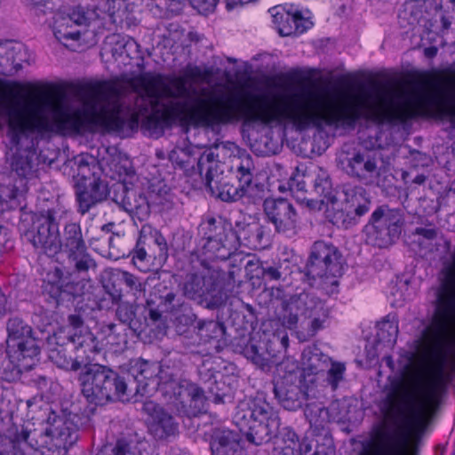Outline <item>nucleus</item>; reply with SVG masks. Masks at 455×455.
Segmentation results:
<instances>
[{
    "label": "nucleus",
    "instance_id": "nucleus-12",
    "mask_svg": "<svg viewBox=\"0 0 455 455\" xmlns=\"http://www.w3.org/2000/svg\"><path fill=\"white\" fill-rule=\"evenodd\" d=\"M66 254L69 263L77 273H86L90 268L96 267V262L88 252L79 222L68 221L59 232L57 253Z\"/></svg>",
    "mask_w": 455,
    "mask_h": 455
},
{
    "label": "nucleus",
    "instance_id": "nucleus-22",
    "mask_svg": "<svg viewBox=\"0 0 455 455\" xmlns=\"http://www.w3.org/2000/svg\"><path fill=\"white\" fill-rule=\"evenodd\" d=\"M109 193L108 184L100 177L84 178L75 188L77 212L85 215L92 208L104 202Z\"/></svg>",
    "mask_w": 455,
    "mask_h": 455
},
{
    "label": "nucleus",
    "instance_id": "nucleus-21",
    "mask_svg": "<svg viewBox=\"0 0 455 455\" xmlns=\"http://www.w3.org/2000/svg\"><path fill=\"white\" fill-rule=\"evenodd\" d=\"M24 237L35 249L47 256L53 257L57 254L59 228L56 225L50 223L44 217L39 214L35 215L30 228L24 233Z\"/></svg>",
    "mask_w": 455,
    "mask_h": 455
},
{
    "label": "nucleus",
    "instance_id": "nucleus-43",
    "mask_svg": "<svg viewBox=\"0 0 455 455\" xmlns=\"http://www.w3.org/2000/svg\"><path fill=\"white\" fill-rule=\"evenodd\" d=\"M314 187L311 189L312 194H315L320 201L323 203L325 200L330 203L336 201L333 193L331 180L326 171L319 169L315 178L313 180Z\"/></svg>",
    "mask_w": 455,
    "mask_h": 455
},
{
    "label": "nucleus",
    "instance_id": "nucleus-13",
    "mask_svg": "<svg viewBox=\"0 0 455 455\" xmlns=\"http://www.w3.org/2000/svg\"><path fill=\"white\" fill-rule=\"evenodd\" d=\"M169 248L165 237L151 225H142L132 251V262L142 272L149 270L148 263L156 260L159 265L166 262Z\"/></svg>",
    "mask_w": 455,
    "mask_h": 455
},
{
    "label": "nucleus",
    "instance_id": "nucleus-25",
    "mask_svg": "<svg viewBox=\"0 0 455 455\" xmlns=\"http://www.w3.org/2000/svg\"><path fill=\"white\" fill-rule=\"evenodd\" d=\"M344 169L350 177L371 184L378 174L376 153L366 149L355 150L347 154Z\"/></svg>",
    "mask_w": 455,
    "mask_h": 455
},
{
    "label": "nucleus",
    "instance_id": "nucleus-31",
    "mask_svg": "<svg viewBox=\"0 0 455 455\" xmlns=\"http://www.w3.org/2000/svg\"><path fill=\"white\" fill-rule=\"evenodd\" d=\"M408 439L397 432L379 430L374 443L375 455H404Z\"/></svg>",
    "mask_w": 455,
    "mask_h": 455
},
{
    "label": "nucleus",
    "instance_id": "nucleus-32",
    "mask_svg": "<svg viewBox=\"0 0 455 455\" xmlns=\"http://www.w3.org/2000/svg\"><path fill=\"white\" fill-rule=\"evenodd\" d=\"M331 359L316 345L306 347L301 355L304 379L324 373L331 364Z\"/></svg>",
    "mask_w": 455,
    "mask_h": 455
},
{
    "label": "nucleus",
    "instance_id": "nucleus-38",
    "mask_svg": "<svg viewBox=\"0 0 455 455\" xmlns=\"http://www.w3.org/2000/svg\"><path fill=\"white\" fill-rule=\"evenodd\" d=\"M199 375L201 380L205 384L208 392L212 395V401L215 403H223L228 394L225 383L218 379V376H223L212 369H205L204 365L199 369Z\"/></svg>",
    "mask_w": 455,
    "mask_h": 455
},
{
    "label": "nucleus",
    "instance_id": "nucleus-36",
    "mask_svg": "<svg viewBox=\"0 0 455 455\" xmlns=\"http://www.w3.org/2000/svg\"><path fill=\"white\" fill-rule=\"evenodd\" d=\"M148 195L151 204L158 212L168 211L173 206V193L164 180L151 183L148 187Z\"/></svg>",
    "mask_w": 455,
    "mask_h": 455
},
{
    "label": "nucleus",
    "instance_id": "nucleus-10",
    "mask_svg": "<svg viewBox=\"0 0 455 455\" xmlns=\"http://www.w3.org/2000/svg\"><path fill=\"white\" fill-rule=\"evenodd\" d=\"M8 354L21 370H30L40 354L37 339L32 327L20 317H12L7 322Z\"/></svg>",
    "mask_w": 455,
    "mask_h": 455
},
{
    "label": "nucleus",
    "instance_id": "nucleus-50",
    "mask_svg": "<svg viewBox=\"0 0 455 455\" xmlns=\"http://www.w3.org/2000/svg\"><path fill=\"white\" fill-rule=\"evenodd\" d=\"M108 44L110 45V52L115 59L122 57L124 54L128 55L127 48L134 43L121 35H112L108 37Z\"/></svg>",
    "mask_w": 455,
    "mask_h": 455
},
{
    "label": "nucleus",
    "instance_id": "nucleus-61",
    "mask_svg": "<svg viewBox=\"0 0 455 455\" xmlns=\"http://www.w3.org/2000/svg\"><path fill=\"white\" fill-rule=\"evenodd\" d=\"M7 298L0 288V319L3 318L7 312Z\"/></svg>",
    "mask_w": 455,
    "mask_h": 455
},
{
    "label": "nucleus",
    "instance_id": "nucleus-24",
    "mask_svg": "<svg viewBox=\"0 0 455 455\" xmlns=\"http://www.w3.org/2000/svg\"><path fill=\"white\" fill-rule=\"evenodd\" d=\"M301 380L289 374L273 383V392L279 404L287 411H297L307 399V392L300 386Z\"/></svg>",
    "mask_w": 455,
    "mask_h": 455
},
{
    "label": "nucleus",
    "instance_id": "nucleus-34",
    "mask_svg": "<svg viewBox=\"0 0 455 455\" xmlns=\"http://www.w3.org/2000/svg\"><path fill=\"white\" fill-rule=\"evenodd\" d=\"M199 157L194 156L189 150L176 148L169 154V161L175 170L180 171L185 176H199L198 161Z\"/></svg>",
    "mask_w": 455,
    "mask_h": 455
},
{
    "label": "nucleus",
    "instance_id": "nucleus-8",
    "mask_svg": "<svg viewBox=\"0 0 455 455\" xmlns=\"http://www.w3.org/2000/svg\"><path fill=\"white\" fill-rule=\"evenodd\" d=\"M270 296L282 301L283 323L290 330L297 327L299 317L302 315L311 319L310 330L316 332L324 327L330 316L326 304L310 292L302 291L287 299L283 289L272 288Z\"/></svg>",
    "mask_w": 455,
    "mask_h": 455
},
{
    "label": "nucleus",
    "instance_id": "nucleus-23",
    "mask_svg": "<svg viewBox=\"0 0 455 455\" xmlns=\"http://www.w3.org/2000/svg\"><path fill=\"white\" fill-rule=\"evenodd\" d=\"M113 200L133 219L140 222L147 220L150 216L151 209H155L148 195L137 193L132 188H127L125 184H119L117 188H114Z\"/></svg>",
    "mask_w": 455,
    "mask_h": 455
},
{
    "label": "nucleus",
    "instance_id": "nucleus-35",
    "mask_svg": "<svg viewBox=\"0 0 455 455\" xmlns=\"http://www.w3.org/2000/svg\"><path fill=\"white\" fill-rule=\"evenodd\" d=\"M35 159L36 154L31 150L18 151L12 156L11 162L12 172L19 177V180L15 181L20 184L22 180L26 184V179L29 178L36 171Z\"/></svg>",
    "mask_w": 455,
    "mask_h": 455
},
{
    "label": "nucleus",
    "instance_id": "nucleus-39",
    "mask_svg": "<svg viewBox=\"0 0 455 455\" xmlns=\"http://www.w3.org/2000/svg\"><path fill=\"white\" fill-rule=\"evenodd\" d=\"M309 23L300 12H285L280 15L279 34L282 36L300 35L309 28Z\"/></svg>",
    "mask_w": 455,
    "mask_h": 455
},
{
    "label": "nucleus",
    "instance_id": "nucleus-48",
    "mask_svg": "<svg viewBox=\"0 0 455 455\" xmlns=\"http://www.w3.org/2000/svg\"><path fill=\"white\" fill-rule=\"evenodd\" d=\"M109 333L107 336V343L115 350L118 352L124 350L128 344L129 329L124 325H117L115 323L108 325Z\"/></svg>",
    "mask_w": 455,
    "mask_h": 455
},
{
    "label": "nucleus",
    "instance_id": "nucleus-54",
    "mask_svg": "<svg viewBox=\"0 0 455 455\" xmlns=\"http://www.w3.org/2000/svg\"><path fill=\"white\" fill-rule=\"evenodd\" d=\"M68 327L66 330H61L59 332H79L84 328H88L84 325L83 317L77 314L69 315L68 317Z\"/></svg>",
    "mask_w": 455,
    "mask_h": 455
},
{
    "label": "nucleus",
    "instance_id": "nucleus-5",
    "mask_svg": "<svg viewBox=\"0 0 455 455\" xmlns=\"http://www.w3.org/2000/svg\"><path fill=\"white\" fill-rule=\"evenodd\" d=\"M445 363L446 356L443 355L439 369L419 398L414 392L408 390L402 379H394L384 401L385 415L391 419H396L399 416H403L406 411L410 422L419 423L423 420L427 410L437 409L447 387L448 379L444 372Z\"/></svg>",
    "mask_w": 455,
    "mask_h": 455
},
{
    "label": "nucleus",
    "instance_id": "nucleus-44",
    "mask_svg": "<svg viewBox=\"0 0 455 455\" xmlns=\"http://www.w3.org/2000/svg\"><path fill=\"white\" fill-rule=\"evenodd\" d=\"M102 285L114 303H117L122 299L124 291L119 278V268L105 270L102 275Z\"/></svg>",
    "mask_w": 455,
    "mask_h": 455
},
{
    "label": "nucleus",
    "instance_id": "nucleus-16",
    "mask_svg": "<svg viewBox=\"0 0 455 455\" xmlns=\"http://www.w3.org/2000/svg\"><path fill=\"white\" fill-rule=\"evenodd\" d=\"M366 241L373 246L385 248L392 244L401 234L399 218L384 206L378 207L364 227Z\"/></svg>",
    "mask_w": 455,
    "mask_h": 455
},
{
    "label": "nucleus",
    "instance_id": "nucleus-46",
    "mask_svg": "<svg viewBox=\"0 0 455 455\" xmlns=\"http://www.w3.org/2000/svg\"><path fill=\"white\" fill-rule=\"evenodd\" d=\"M197 334L203 342L220 339L225 333L224 324L214 320L199 321L197 323Z\"/></svg>",
    "mask_w": 455,
    "mask_h": 455
},
{
    "label": "nucleus",
    "instance_id": "nucleus-27",
    "mask_svg": "<svg viewBox=\"0 0 455 455\" xmlns=\"http://www.w3.org/2000/svg\"><path fill=\"white\" fill-rule=\"evenodd\" d=\"M69 340V347L75 350V355L81 360L82 365L92 364L96 355L101 350L98 338L89 328H84L79 332H66Z\"/></svg>",
    "mask_w": 455,
    "mask_h": 455
},
{
    "label": "nucleus",
    "instance_id": "nucleus-20",
    "mask_svg": "<svg viewBox=\"0 0 455 455\" xmlns=\"http://www.w3.org/2000/svg\"><path fill=\"white\" fill-rule=\"evenodd\" d=\"M264 212L268 222L275 226L277 233L292 236L298 232V213L293 204L287 199H266Z\"/></svg>",
    "mask_w": 455,
    "mask_h": 455
},
{
    "label": "nucleus",
    "instance_id": "nucleus-11",
    "mask_svg": "<svg viewBox=\"0 0 455 455\" xmlns=\"http://www.w3.org/2000/svg\"><path fill=\"white\" fill-rule=\"evenodd\" d=\"M303 273L307 280L324 279L338 284L337 277L343 274L342 253L332 243L323 240L313 243Z\"/></svg>",
    "mask_w": 455,
    "mask_h": 455
},
{
    "label": "nucleus",
    "instance_id": "nucleus-59",
    "mask_svg": "<svg viewBox=\"0 0 455 455\" xmlns=\"http://www.w3.org/2000/svg\"><path fill=\"white\" fill-rule=\"evenodd\" d=\"M313 455H335V449L332 445H319Z\"/></svg>",
    "mask_w": 455,
    "mask_h": 455
},
{
    "label": "nucleus",
    "instance_id": "nucleus-6",
    "mask_svg": "<svg viewBox=\"0 0 455 455\" xmlns=\"http://www.w3.org/2000/svg\"><path fill=\"white\" fill-rule=\"evenodd\" d=\"M219 165L218 155L208 149L201 154L198 161L199 178L204 180L206 191L225 203L237 202L246 196L252 185L254 164L250 155L239 158L235 168V181L228 177L215 178Z\"/></svg>",
    "mask_w": 455,
    "mask_h": 455
},
{
    "label": "nucleus",
    "instance_id": "nucleus-3",
    "mask_svg": "<svg viewBox=\"0 0 455 455\" xmlns=\"http://www.w3.org/2000/svg\"><path fill=\"white\" fill-rule=\"evenodd\" d=\"M129 374L133 378L136 393L146 395L157 391L167 403L188 417L200 411L204 399L203 389L182 379L175 369L139 358L130 362Z\"/></svg>",
    "mask_w": 455,
    "mask_h": 455
},
{
    "label": "nucleus",
    "instance_id": "nucleus-15",
    "mask_svg": "<svg viewBox=\"0 0 455 455\" xmlns=\"http://www.w3.org/2000/svg\"><path fill=\"white\" fill-rule=\"evenodd\" d=\"M148 318L153 322H160L163 315L177 316L188 308L184 297L180 291L169 286L164 281L156 283L147 299Z\"/></svg>",
    "mask_w": 455,
    "mask_h": 455
},
{
    "label": "nucleus",
    "instance_id": "nucleus-37",
    "mask_svg": "<svg viewBox=\"0 0 455 455\" xmlns=\"http://www.w3.org/2000/svg\"><path fill=\"white\" fill-rule=\"evenodd\" d=\"M27 190L28 188H25L22 180L20 184L17 181L0 184V212L15 209L19 205L18 198L23 196Z\"/></svg>",
    "mask_w": 455,
    "mask_h": 455
},
{
    "label": "nucleus",
    "instance_id": "nucleus-57",
    "mask_svg": "<svg viewBox=\"0 0 455 455\" xmlns=\"http://www.w3.org/2000/svg\"><path fill=\"white\" fill-rule=\"evenodd\" d=\"M414 235L422 236L423 238L432 241L435 240L437 236V230L435 228H416L414 232Z\"/></svg>",
    "mask_w": 455,
    "mask_h": 455
},
{
    "label": "nucleus",
    "instance_id": "nucleus-9",
    "mask_svg": "<svg viewBox=\"0 0 455 455\" xmlns=\"http://www.w3.org/2000/svg\"><path fill=\"white\" fill-rule=\"evenodd\" d=\"M202 254L208 260H227L235 251V234L232 224L221 216H206L198 227Z\"/></svg>",
    "mask_w": 455,
    "mask_h": 455
},
{
    "label": "nucleus",
    "instance_id": "nucleus-64",
    "mask_svg": "<svg viewBox=\"0 0 455 455\" xmlns=\"http://www.w3.org/2000/svg\"><path fill=\"white\" fill-rule=\"evenodd\" d=\"M424 54L427 58L432 59L437 54V48L435 46L427 47L424 50Z\"/></svg>",
    "mask_w": 455,
    "mask_h": 455
},
{
    "label": "nucleus",
    "instance_id": "nucleus-1",
    "mask_svg": "<svg viewBox=\"0 0 455 455\" xmlns=\"http://www.w3.org/2000/svg\"><path fill=\"white\" fill-rule=\"evenodd\" d=\"M138 92L132 105L117 99L119 89L109 82H101L89 87L90 93L104 100L99 108H91L92 122L108 133L129 137L139 129L156 132L175 123L181 125L213 128L221 124L243 120L251 124L269 125L289 123L296 131L315 129L319 132L331 128V98L308 88H300L280 97L276 103L268 92H243L244 102L236 93L209 92V98L186 100L162 99L171 95L167 82L162 74L141 73L132 80Z\"/></svg>",
    "mask_w": 455,
    "mask_h": 455
},
{
    "label": "nucleus",
    "instance_id": "nucleus-55",
    "mask_svg": "<svg viewBox=\"0 0 455 455\" xmlns=\"http://www.w3.org/2000/svg\"><path fill=\"white\" fill-rule=\"evenodd\" d=\"M111 451V455H134L131 451V443L124 438L118 439L116 442V444L112 448Z\"/></svg>",
    "mask_w": 455,
    "mask_h": 455
},
{
    "label": "nucleus",
    "instance_id": "nucleus-63",
    "mask_svg": "<svg viewBox=\"0 0 455 455\" xmlns=\"http://www.w3.org/2000/svg\"><path fill=\"white\" fill-rule=\"evenodd\" d=\"M269 12L272 14L273 21L277 26V29L279 30V24H280V15L284 14L283 12H279L276 10V7L271 8Z\"/></svg>",
    "mask_w": 455,
    "mask_h": 455
},
{
    "label": "nucleus",
    "instance_id": "nucleus-51",
    "mask_svg": "<svg viewBox=\"0 0 455 455\" xmlns=\"http://www.w3.org/2000/svg\"><path fill=\"white\" fill-rule=\"evenodd\" d=\"M346 366L343 363L333 362L331 359V364L326 372V380L332 389H336L339 382L344 379Z\"/></svg>",
    "mask_w": 455,
    "mask_h": 455
},
{
    "label": "nucleus",
    "instance_id": "nucleus-33",
    "mask_svg": "<svg viewBox=\"0 0 455 455\" xmlns=\"http://www.w3.org/2000/svg\"><path fill=\"white\" fill-rule=\"evenodd\" d=\"M307 181L312 182L313 179L301 172L299 167H296L286 184L280 185L277 190L280 192L289 191L298 202L307 204L313 201L314 198H309L307 195H311V190L307 188Z\"/></svg>",
    "mask_w": 455,
    "mask_h": 455
},
{
    "label": "nucleus",
    "instance_id": "nucleus-47",
    "mask_svg": "<svg viewBox=\"0 0 455 455\" xmlns=\"http://www.w3.org/2000/svg\"><path fill=\"white\" fill-rule=\"evenodd\" d=\"M116 304L117 307L116 309V315L122 323L121 325L127 327L130 331H135V325L137 323L135 321L137 306L135 304L121 300Z\"/></svg>",
    "mask_w": 455,
    "mask_h": 455
},
{
    "label": "nucleus",
    "instance_id": "nucleus-60",
    "mask_svg": "<svg viewBox=\"0 0 455 455\" xmlns=\"http://www.w3.org/2000/svg\"><path fill=\"white\" fill-rule=\"evenodd\" d=\"M252 0H225L226 9L228 11L233 10L238 5H243L251 3Z\"/></svg>",
    "mask_w": 455,
    "mask_h": 455
},
{
    "label": "nucleus",
    "instance_id": "nucleus-14",
    "mask_svg": "<svg viewBox=\"0 0 455 455\" xmlns=\"http://www.w3.org/2000/svg\"><path fill=\"white\" fill-rule=\"evenodd\" d=\"M82 293L79 282L72 280L70 274H65L60 267H56L46 275L42 284V296L50 307L68 306Z\"/></svg>",
    "mask_w": 455,
    "mask_h": 455
},
{
    "label": "nucleus",
    "instance_id": "nucleus-4",
    "mask_svg": "<svg viewBox=\"0 0 455 455\" xmlns=\"http://www.w3.org/2000/svg\"><path fill=\"white\" fill-rule=\"evenodd\" d=\"M44 429H30L22 425L11 434L9 440L0 433V455H26L24 448L66 455L78 439V428L64 413L47 408Z\"/></svg>",
    "mask_w": 455,
    "mask_h": 455
},
{
    "label": "nucleus",
    "instance_id": "nucleus-49",
    "mask_svg": "<svg viewBox=\"0 0 455 455\" xmlns=\"http://www.w3.org/2000/svg\"><path fill=\"white\" fill-rule=\"evenodd\" d=\"M119 278L121 281L122 289L124 293H133L142 291L144 285L140 279L135 275L119 268Z\"/></svg>",
    "mask_w": 455,
    "mask_h": 455
},
{
    "label": "nucleus",
    "instance_id": "nucleus-2",
    "mask_svg": "<svg viewBox=\"0 0 455 455\" xmlns=\"http://www.w3.org/2000/svg\"><path fill=\"white\" fill-rule=\"evenodd\" d=\"M233 420L251 443L261 445L275 437L276 446L272 455H306L311 450L310 444L299 442L291 427L280 429L278 411L267 401L264 392H257L254 396L240 402Z\"/></svg>",
    "mask_w": 455,
    "mask_h": 455
},
{
    "label": "nucleus",
    "instance_id": "nucleus-7",
    "mask_svg": "<svg viewBox=\"0 0 455 455\" xmlns=\"http://www.w3.org/2000/svg\"><path fill=\"white\" fill-rule=\"evenodd\" d=\"M78 381L86 401L96 406L128 396V389H132L129 387L131 384L127 383L124 377L100 363L84 366L79 373Z\"/></svg>",
    "mask_w": 455,
    "mask_h": 455
},
{
    "label": "nucleus",
    "instance_id": "nucleus-62",
    "mask_svg": "<svg viewBox=\"0 0 455 455\" xmlns=\"http://www.w3.org/2000/svg\"><path fill=\"white\" fill-rule=\"evenodd\" d=\"M76 163L77 164V166H78V175L81 174V172H83L84 169H85L89 166L86 156H82V155L78 156L76 158Z\"/></svg>",
    "mask_w": 455,
    "mask_h": 455
},
{
    "label": "nucleus",
    "instance_id": "nucleus-28",
    "mask_svg": "<svg viewBox=\"0 0 455 455\" xmlns=\"http://www.w3.org/2000/svg\"><path fill=\"white\" fill-rule=\"evenodd\" d=\"M210 447L212 455H245L240 434L225 427L212 429Z\"/></svg>",
    "mask_w": 455,
    "mask_h": 455
},
{
    "label": "nucleus",
    "instance_id": "nucleus-58",
    "mask_svg": "<svg viewBox=\"0 0 455 455\" xmlns=\"http://www.w3.org/2000/svg\"><path fill=\"white\" fill-rule=\"evenodd\" d=\"M9 239L7 238L6 228L0 224V257L8 247Z\"/></svg>",
    "mask_w": 455,
    "mask_h": 455
},
{
    "label": "nucleus",
    "instance_id": "nucleus-30",
    "mask_svg": "<svg viewBox=\"0 0 455 455\" xmlns=\"http://www.w3.org/2000/svg\"><path fill=\"white\" fill-rule=\"evenodd\" d=\"M212 76V71L210 68L203 69L198 66L188 65L184 70L183 76L172 77L170 79V82L167 83V89H169L171 95H166V99H177L188 96V79L193 82H208Z\"/></svg>",
    "mask_w": 455,
    "mask_h": 455
},
{
    "label": "nucleus",
    "instance_id": "nucleus-40",
    "mask_svg": "<svg viewBox=\"0 0 455 455\" xmlns=\"http://www.w3.org/2000/svg\"><path fill=\"white\" fill-rule=\"evenodd\" d=\"M398 319L395 314L387 315L377 323L376 341L387 346H393L398 336Z\"/></svg>",
    "mask_w": 455,
    "mask_h": 455
},
{
    "label": "nucleus",
    "instance_id": "nucleus-18",
    "mask_svg": "<svg viewBox=\"0 0 455 455\" xmlns=\"http://www.w3.org/2000/svg\"><path fill=\"white\" fill-rule=\"evenodd\" d=\"M218 287V280L213 271L204 263L200 262V267H193L192 271L186 275L183 282V297L192 299H210L213 305H219L215 292Z\"/></svg>",
    "mask_w": 455,
    "mask_h": 455
},
{
    "label": "nucleus",
    "instance_id": "nucleus-42",
    "mask_svg": "<svg viewBox=\"0 0 455 455\" xmlns=\"http://www.w3.org/2000/svg\"><path fill=\"white\" fill-rule=\"evenodd\" d=\"M289 261L284 259L277 260H265L259 263L261 277L266 282L285 280L286 275L289 274L288 270Z\"/></svg>",
    "mask_w": 455,
    "mask_h": 455
},
{
    "label": "nucleus",
    "instance_id": "nucleus-17",
    "mask_svg": "<svg viewBox=\"0 0 455 455\" xmlns=\"http://www.w3.org/2000/svg\"><path fill=\"white\" fill-rule=\"evenodd\" d=\"M342 194V208L334 214L333 223L348 228L370 211L371 202L366 189L361 186H344Z\"/></svg>",
    "mask_w": 455,
    "mask_h": 455
},
{
    "label": "nucleus",
    "instance_id": "nucleus-45",
    "mask_svg": "<svg viewBox=\"0 0 455 455\" xmlns=\"http://www.w3.org/2000/svg\"><path fill=\"white\" fill-rule=\"evenodd\" d=\"M4 59L12 61V67L10 68L0 69V74L7 76L13 71H19L22 68V63L28 60L25 46L23 44H17L10 47L5 53V57L2 56L0 60Z\"/></svg>",
    "mask_w": 455,
    "mask_h": 455
},
{
    "label": "nucleus",
    "instance_id": "nucleus-41",
    "mask_svg": "<svg viewBox=\"0 0 455 455\" xmlns=\"http://www.w3.org/2000/svg\"><path fill=\"white\" fill-rule=\"evenodd\" d=\"M179 425L173 417L162 409L156 411L154 423L151 426V431L157 439H167L178 433Z\"/></svg>",
    "mask_w": 455,
    "mask_h": 455
},
{
    "label": "nucleus",
    "instance_id": "nucleus-53",
    "mask_svg": "<svg viewBox=\"0 0 455 455\" xmlns=\"http://www.w3.org/2000/svg\"><path fill=\"white\" fill-rule=\"evenodd\" d=\"M243 353L244 356L250 359L253 363L261 367L266 365V359L263 353L260 352L258 346L254 344L251 339L245 344Z\"/></svg>",
    "mask_w": 455,
    "mask_h": 455
},
{
    "label": "nucleus",
    "instance_id": "nucleus-26",
    "mask_svg": "<svg viewBox=\"0 0 455 455\" xmlns=\"http://www.w3.org/2000/svg\"><path fill=\"white\" fill-rule=\"evenodd\" d=\"M234 233L235 234V251L238 246L251 250L264 249L269 242L268 231L259 221H235Z\"/></svg>",
    "mask_w": 455,
    "mask_h": 455
},
{
    "label": "nucleus",
    "instance_id": "nucleus-52",
    "mask_svg": "<svg viewBox=\"0 0 455 455\" xmlns=\"http://www.w3.org/2000/svg\"><path fill=\"white\" fill-rule=\"evenodd\" d=\"M70 213V210H68L63 204H58L56 206L40 212L39 215L44 217L50 223L59 228L60 221L63 219H67Z\"/></svg>",
    "mask_w": 455,
    "mask_h": 455
},
{
    "label": "nucleus",
    "instance_id": "nucleus-56",
    "mask_svg": "<svg viewBox=\"0 0 455 455\" xmlns=\"http://www.w3.org/2000/svg\"><path fill=\"white\" fill-rule=\"evenodd\" d=\"M219 0H197L195 6L200 12H212Z\"/></svg>",
    "mask_w": 455,
    "mask_h": 455
},
{
    "label": "nucleus",
    "instance_id": "nucleus-19",
    "mask_svg": "<svg viewBox=\"0 0 455 455\" xmlns=\"http://www.w3.org/2000/svg\"><path fill=\"white\" fill-rule=\"evenodd\" d=\"M96 16L94 10L81 5L74 7L67 15H60L54 20L53 34L56 39L67 48L69 42H76L81 37L77 26H87Z\"/></svg>",
    "mask_w": 455,
    "mask_h": 455
},
{
    "label": "nucleus",
    "instance_id": "nucleus-29",
    "mask_svg": "<svg viewBox=\"0 0 455 455\" xmlns=\"http://www.w3.org/2000/svg\"><path fill=\"white\" fill-rule=\"evenodd\" d=\"M56 347L50 349L49 359L58 368L76 371L82 367L81 360L75 355V350L69 347V340L66 332H57L55 334Z\"/></svg>",
    "mask_w": 455,
    "mask_h": 455
}]
</instances>
